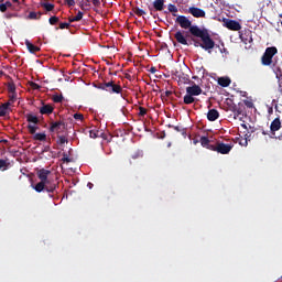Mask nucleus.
Segmentation results:
<instances>
[{"label":"nucleus","instance_id":"dca6fc26","mask_svg":"<svg viewBox=\"0 0 282 282\" xmlns=\"http://www.w3.org/2000/svg\"><path fill=\"white\" fill-rule=\"evenodd\" d=\"M8 111H10V101L0 105V118L8 116Z\"/></svg>","mask_w":282,"mask_h":282},{"label":"nucleus","instance_id":"423d86ee","mask_svg":"<svg viewBox=\"0 0 282 282\" xmlns=\"http://www.w3.org/2000/svg\"><path fill=\"white\" fill-rule=\"evenodd\" d=\"M224 23L228 30H232L234 32H239V30H241V24L237 20L226 19Z\"/></svg>","mask_w":282,"mask_h":282},{"label":"nucleus","instance_id":"09e8293b","mask_svg":"<svg viewBox=\"0 0 282 282\" xmlns=\"http://www.w3.org/2000/svg\"><path fill=\"white\" fill-rule=\"evenodd\" d=\"M62 162H72V159H69V156H67V154H64L63 158H62Z\"/></svg>","mask_w":282,"mask_h":282},{"label":"nucleus","instance_id":"412c9836","mask_svg":"<svg viewBox=\"0 0 282 282\" xmlns=\"http://www.w3.org/2000/svg\"><path fill=\"white\" fill-rule=\"evenodd\" d=\"M33 140H37L39 142H45V140H47V134H45V132L35 133Z\"/></svg>","mask_w":282,"mask_h":282},{"label":"nucleus","instance_id":"4be33fe9","mask_svg":"<svg viewBox=\"0 0 282 282\" xmlns=\"http://www.w3.org/2000/svg\"><path fill=\"white\" fill-rule=\"evenodd\" d=\"M7 90H8V94H15L17 93V85L14 84V82H9L7 84Z\"/></svg>","mask_w":282,"mask_h":282},{"label":"nucleus","instance_id":"052dcab7","mask_svg":"<svg viewBox=\"0 0 282 282\" xmlns=\"http://www.w3.org/2000/svg\"><path fill=\"white\" fill-rule=\"evenodd\" d=\"M4 4L7 8H12V2H10V1H7Z\"/></svg>","mask_w":282,"mask_h":282},{"label":"nucleus","instance_id":"ea45409f","mask_svg":"<svg viewBox=\"0 0 282 282\" xmlns=\"http://www.w3.org/2000/svg\"><path fill=\"white\" fill-rule=\"evenodd\" d=\"M64 1L68 8H74V6H76V0H64Z\"/></svg>","mask_w":282,"mask_h":282},{"label":"nucleus","instance_id":"72a5a7b5","mask_svg":"<svg viewBox=\"0 0 282 282\" xmlns=\"http://www.w3.org/2000/svg\"><path fill=\"white\" fill-rule=\"evenodd\" d=\"M143 155L144 154L142 153V151H137L131 155V158L132 160H140V158H143Z\"/></svg>","mask_w":282,"mask_h":282},{"label":"nucleus","instance_id":"338daca9","mask_svg":"<svg viewBox=\"0 0 282 282\" xmlns=\"http://www.w3.org/2000/svg\"><path fill=\"white\" fill-rule=\"evenodd\" d=\"M13 3H17L19 6L20 2L19 0H13Z\"/></svg>","mask_w":282,"mask_h":282},{"label":"nucleus","instance_id":"473e14b6","mask_svg":"<svg viewBox=\"0 0 282 282\" xmlns=\"http://www.w3.org/2000/svg\"><path fill=\"white\" fill-rule=\"evenodd\" d=\"M28 129H29V132L31 133V135H36V130L39 129V127L29 124Z\"/></svg>","mask_w":282,"mask_h":282},{"label":"nucleus","instance_id":"20e7f679","mask_svg":"<svg viewBox=\"0 0 282 282\" xmlns=\"http://www.w3.org/2000/svg\"><path fill=\"white\" fill-rule=\"evenodd\" d=\"M235 147V144L232 143H224V142H217L216 143V152L220 153L221 155H228V153H230V151H232V148Z\"/></svg>","mask_w":282,"mask_h":282},{"label":"nucleus","instance_id":"5701e85b","mask_svg":"<svg viewBox=\"0 0 282 282\" xmlns=\"http://www.w3.org/2000/svg\"><path fill=\"white\" fill-rule=\"evenodd\" d=\"M89 6H91L90 0H82L79 2L80 10H89Z\"/></svg>","mask_w":282,"mask_h":282},{"label":"nucleus","instance_id":"49530a36","mask_svg":"<svg viewBox=\"0 0 282 282\" xmlns=\"http://www.w3.org/2000/svg\"><path fill=\"white\" fill-rule=\"evenodd\" d=\"M73 118H75L76 120H84V119H85V117L83 116V113H75V115L73 116Z\"/></svg>","mask_w":282,"mask_h":282},{"label":"nucleus","instance_id":"774afa93","mask_svg":"<svg viewBox=\"0 0 282 282\" xmlns=\"http://www.w3.org/2000/svg\"><path fill=\"white\" fill-rule=\"evenodd\" d=\"M279 140H282V133L279 135Z\"/></svg>","mask_w":282,"mask_h":282},{"label":"nucleus","instance_id":"a19ab883","mask_svg":"<svg viewBox=\"0 0 282 282\" xmlns=\"http://www.w3.org/2000/svg\"><path fill=\"white\" fill-rule=\"evenodd\" d=\"M243 104L246 105V107H248V109H252V107H254V104L252 102V100H243Z\"/></svg>","mask_w":282,"mask_h":282},{"label":"nucleus","instance_id":"a18cd8bd","mask_svg":"<svg viewBox=\"0 0 282 282\" xmlns=\"http://www.w3.org/2000/svg\"><path fill=\"white\" fill-rule=\"evenodd\" d=\"M30 87H32L33 89H41V85H39L34 82H30Z\"/></svg>","mask_w":282,"mask_h":282},{"label":"nucleus","instance_id":"4c0bfd02","mask_svg":"<svg viewBox=\"0 0 282 282\" xmlns=\"http://www.w3.org/2000/svg\"><path fill=\"white\" fill-rule=\"evenodd\" d=\"M53 102H63V95H54Z\"/></svg>","mask_w":282,"mask_h":282},{"label":"nucleus","instance_id":"e433bc0d","mask_svg":"<svg viewBox=\"0 0 282 282\" xmlns=\"http://www.w3.org/2000/svg\"><path fill=\"white\" fill-rule=\"evenodd\" d=\"M134 14H137V17H144V14H147V12L140 8H135Z\"/></svg>","mask_w":282,"mask_h":282},{"label":"nucleus","instance_id":"6ab92c4d","mask_svg":"<svg viewBox=\"0 0 282 282\" xmlns=\"http://www.w3.org/2000/svg\"><path fill=\"white\" fill-rule=\"evenodd\" d=\"M26 122H30L31 124H39V117L32 115V113H26L25 115Z\"/></svg>","mask_w":282,"mask_h":282},{"label":"nucleus","instance_id":"a878e982","mask_svg":"<svg viewBox=\"0 0 282 282\" xmlns=\"http://www.w3.org/2000/svg\"><path fill=\"white\" fill-rule=\"evenodd\" d=\"M273 72H274V74H275L276 80H282V70H281V67L274 66V67H273Z\"/></svg>","mask_w":282,"mask_h":282},{"label":"nucleus","instance_id":"2eb2a0df","mask_svg":"<svg viewBox=\"0 0 282 282\" xmlns=\"http://www.w3.org/2000/svg\"><path fill=\"white\" fill-rule=\"evenodd\" d=\"M250 138V135H248V133L245 134V138L243 137H237L235 139V142L237 144H240V147H248V139Z\"/></svg>","mask_w":282,"mask_h":282},{"label":"nucleus","instance_id":"c85d7f7f","mask_svg":"<svg viewBox=\"0 0 282 282\" xmlns=\"http://www.w3.org/2000/svg\"><path fill=\"white\" fill-rule=\"evenodd\" d=\"M7 102H10V107L14 105L17 102V93H9V100Z\"/></svg>","mask_w":282,"mask_h":282},{"label":"nucleus","instance_id":"c03bdc74","mask_svg":"<svg viewBox=\"0 0 282 282\" xmlns=\"http://www.w3.org/2000/svg\"><path fill=\"white\" fill-rule=\"evenodd\" d=\"M170 96H173V91L166 90L165 93H163V94L161 95V98H170Z\"/></svg>","mask_w":282,"mask_h":282},{"label":"nucleus","instance_id":"4468645a","mask_svg":"<svg viewBox=\"0 0 282 282\" xmlns=\"http://www.w3.org/2000/svg\"><path fill=\"white\" fill-rule=\"evenodd\" d=\"M26 48L29 50L30 54H36V52H41V47L32 44L30 40H25Z\"/></svg>","mask_w":282,"mask_h":282},{"label":"nucleus","instance_id":"393cba45","mask_svg":"<svg viewBox=\"0 0 282 282\" xmlns=\"http://www.w3.org/2000/svg\"><path fill=\"white\" fill-rule=\"evenodd\" d=\"M41 7L46 10V12H52L54 10V4L50 2H41Z\"/></svg>","mask_w":282,"mask_h":282},{"label":"nucleus","instance_id":"0e129e2a","mask_svg":"<svg viewBox=\"0 0 282 282\" xmlns=\"http://www.w3.org/2000/svg\"><path fill=\"white\" fill-rule=\"evenodd\" d=\"M87 186H88V188H94V184L93 183H88Z\"/></svg>","mask_w":282,"mask_h":282},{"label":"nucleus","instance_id":"3c124183","mask_svg":"<svg viewBox=\"0 0 282 282\" xmlns=\"http://www.w3.org/2000/svg\"><path fill=\"white\" fill-rule=\"evenodd\" d=\"M231 110L234 111V113H237V116H241V110L237 109V106L232 107Z\"/></svg>","mask_w":282,"mask_h":282},{"label":"nucleus","instance_id":"c9c22d12","mask_svg":"<svg viewBox=\"0 0 282 282\" xmlns=\"http://www.w3.org/2000/svg\"><path fill=\"white\" fill-rule=\"evenodd\" d=\"M96 88L101 89L102 91H107V82L97 84Z\"/></svg>","mask_w":282,"mask_h":282},{"label":"nucleus","instance_id":"39448f33","mask_svg":"<svg viewBox=\"0 0 282 282\" xmlns=\"http://www.w3.org/2000/svg\"><path fill=\"white\" fill-rule=\"evenodd\" d=\"M106 91L108 94H122V86L116 84V82H107Z\"/></svg>","mask_w":282,"mask_h":282},{"label":"nucleus","instance_id":"f03ea898","mask_svg":"<svg viewBox=\"0 0 282 282\" xmlns=\"http://www.w3.org/2000/svg\"><path fill=\"white\" fill-rule=\"evenodd\" d=\"M35 173L40 182L33 185L34 191L36 193H43V191H45L48 193V197H54V194L58 188V180L52 177V171L37 169Z\"/></svg>","mask_w":282,"mask_h":282},{"label":"nucleus","instance_id":"1a4fd4ad","mask_svg":"<svg viewBox=\"0 0 282 282\" xmlns=\"http://www.w3.org/2000/svg\"><path fill=\"white\" fill-rule=\"evenodd\" d=\"M202 87H199L197 84L186 88V94H189V96H202Z\"/></svg>","mask_w":282,"mask_h":282},{"label":"nucleus","instance_id":"0eeeda50","mask_svg":"<svg viewBox=\"0 0 282 282\" xmlns=\"http://www.w3.org/2000/svg\"><path fill=\"white\" fill-rule=\"evenodd\" d=\"M66 127L67 124L63 120L54 121L51 123L50 131L52 133H54V131H56V133H61V131H63V129H66Z\"/></svg>","mask_w":282,"mask_h":282},{"label":"nucleus","instance_id":"ddd939ff","mask_svg":"<svg viewBox=\"0 0 282 282\" xmlns=\"http://www.w3.org/2000/svg\"><path fill=\"white\" fill-rule=\"evenodd\" d=\"M219 118V111H217V109H210L207 112V120H209V122H215V120H217Z\"/></svg>","mask_w":282,"mask_h":282},{"label":"nucleus","instance_id":"f257e3e1","mask_svg":"<svg viewBox=\"0 0 282 282\" xmlns=\"http://www.w3.org/2000/svg\"><path fill=\"white\" fill-rule=\"evenodd\" d=\"M176 23H178L183 30H189V34H192V36L200 39V47L208 52V54H210V50L215 48V41L210 39V33H208V30H202L199 26L193 25V22H191V20H188V18L185 15H178L176 18Z\"/></svg>","mask_w":282,"mask_h":282},{"label":"nucleus","instance_id":"f8f14e48","mask_svg":"<svg viewBox=\"0 0 282 282\" xmlns=\"http://www.w3.org/2000/svg\"><path fill=\"white\" fill-rule=\"evenodd\" d=\"M40 113L42 116H50L52 113H54V107L52 105H43L41 108H40Z\"/></svg>","mask_w":282,"mask_h":282},{"label":"nucleus","instance_id":"2f4dec72","mask_svg":"<svg viewBox=\"0 0 282 282\" xmlns=\"http://www.w3.org/2000/svg\"><path fill=\"white\" fill-rule=\"evenodd\" d=\"M58 21H61V20H59L58 17H56V15H53V17H51V18L48 19L50 25H56V23H58Z\"/></svg>","mask_w":282,"mask_h":282},{"label":"nucleus","instance_id":"e2e57ef3","mask_svg":"<svg viewBox=\"0 0 282 282\" xmlns=\"http://www.w3.org/2000/svg\"><path fill=\"white\" fill-rule=\"evenodd\" d=\"M126 78H127V80H131V75L126 74Z\"/></svg>","mask_w":282,"mask_h":282},{"label":"nucleus","instance_id":"864d4df0","mask_svg":"<svg viewBox=\"0 0 282 282\" xmlns=\"http://www.w3.org/2000/svg\"><path fill=\"white\" fill-rule=\"evenodd\" d=\"M8 10V7H6L4 3L0 4V12H6Z\"/></svg>","mask_w":282,"mask_h":282},{"label":"nucleus","instance_id":"7c9ffc66","mask_svg":"<svg viewBox=\"0 0 282 282\" xmlns=\"http://www.w3.org/2000/svg\"><path fill=\"white\" fill-rule=\"evenodd\" d=\"M89 137L96 140V138H100V131L98 130H90L89 131Z\"/></svg>","mask_w":282,"mask_h":282},{"label":"nucleus","instance_id":"6e6d98bb","mask_svg":"<svg viewBox=\"0 0 282 282\" xmlns=\"http://www.w3.org/2000/svg\"><path fill=\"white\" fill-rule=\"evenodd\" d=\"M192 41L194 42L195 47H202V44H199V41L192 39Z\"/></svg>","mask_w":282,"mask_h":282},{"label":"nucleus","instance_id":"58836bf2","mask_svg":"<svg viewBox=\"0 0 282 282\" xmlns=\"http://www.w3.org/2000/svg\"><path fill=\"white\" fill-rule=\"evenodd\" d=\"M67 29H69V23L67 22L59 23V30H67ZM56 30H58V28H56Z\"/></svg>","mask_w":282,"mask_h":282},{"label":"nucleus","instance_id":"bb28decb","mask_svg":"<svg viewBox=\"0 0 282 282\" xmlns=\"http://www.w3.org/2000/svg\"><path fill=\"white\" fill-rule=\"evenodd\" d=\"M167 10L169 12H172V17H177V14H175L176 12H178L177 7L173 3L167 4Z\"/></svg>","mask_w":282,"mask_h":282},{"label":"nucleus","instance_id":"9d476101","mask_svg":"<svg viewBox=\"0 0 282 282\" xmlns=\"http://www.w3.org/2000/svg\"><path fill=\"white\" fill-rule=\"evenodd\" d=\"M281 129V117H276L270 124L271 135H276V131Z\"/></svg>","mask_w":282,"mask_h":282},{"label":"nucleus","instance_id":"5fc2aeb1","mask_svg":"<svg viewBox=\"0 0 282 282\" xmlns=\"http://www.w3.org/2000/svg\"><path fill=\"white\" fill-rule=\"evenodd\" d=\"M173 129H174V131L182 133V129H184V128H181L180 126H174Z\"/></svg>","mask_w":282,"mask_h":282},{"label":"nucleus","instance_id":"cd10ccee","mask_svg":"<svg viewBox=\"0 0 282 282\" xmlns=\"http://www.w3.org/2000/svg\"><path fill=\"white\" fill-rule=\"evenodd\" d=\"M28 19H30L31 21H32V20H39V19H41V13H36V12H34V11H31V12L29 13V15H28Z\"/></svg>","mask_w":282,"mask_h":282},{"label":"nucleus","instance_id":"f704fd0d","mask_svg":"<svg viewBox=\"0 0 282 282\" xmlns=\"http://www.w3.org/2000/svg\"><path fill=\"white\" fill-rule=\"evenodd\" d=\"M147 113H148L147 108H144V107H139V113H138V116H140V118H144V116H147Z\"/></svg>","mask_w":282,"mask_h":282},{"label":"nucleus","instance_id":"69168bd1","mask_svg":"<svg viewBox=\"0 0 282 282\" xmlns=\"http://www.w3.org/2000/svg\"><path fill=\"white\" fill-rule=\"evenodd\" d=\"M241 127H242L243 129H248V126H246V123H242Z\"/></svg>","mask_w":282,"mask_h":282},{"label":"nucleus","instance_id":"603ef678","mask_svg":"<svg viewBox=\"0 0 282 282\" xmlns=\"http://www.w3.org/2000/svg\"><path fill=\"white\" fill-rule=\"evenodd\" d=\"M206 149H209V151H217V145H214V144L209 143Z\"/></svg>","mask_w":282,"mask_h":282},{"label":"nucleus","instance_id":"8fccbe9b","mask_svg":"<svg viewBox=\"0 0 282 282\" xmlns=\"http://www.w3.org/2000/svg\"><path fill=\"white\" fill-rule=\"evenodd\" d=\"M278 91L282 94V79H278Z\"/></svg>","mask_w":282,"mask_h":282},{"label":"nucleus","instance_id":"bf43d9fd","mask_svg":"<svg viewBox=\"0 0 282 282\" xmlns=\"http://www.w3.org/2000/svg\"><path fill=\"white\" fill-rule=\"evenodd\" d=\"M155 72H158V68H155V66H152V67L150 68V73H151V74H155Z\"/></svg>","mask_w":282,"mask_h":282},{"label":"nucleus","instance_id":"a211bd4d","mask_svg":"<svg viewBox=\"0 0 282 282\" xmlns=\"http://www.w3.org/2000/svg\"><path fill=\"white\" fill-rule=\"evenodd\" d=\"M164 1L165 0H154L153 8L156 12H162V10H164Z\"/></svg>","mask_w":282,"mask_h":282},{"label":"nucleus","instance_id":"13d9d810","mask_svg":"<svg viewBox=\"0 0 282 282\" xmlns=\"http://www.w3.org/2000/svg\"><path fill=\"white\" fill-rule=\"evenodd\" d=\"M268 113L269 116H272V113H274V108L272 106L268 108Z\"/></svg>","mask_w":282,"mask_h":282},{"label":"nucleus","instance_id":"9b49d317","mask_svg":"<svg viewBox=\"0 0 282 282\" xmlns=\"http://www.w3.org/2000/svg\"><path fill=\"white\" fill-rule=\"evenodd\" d=\"M184 31H177L174 34V39L180 43L181 45H188V40L184 36Z\"/></svg>","mask_w":282,"mask_h":282},{"label":"nucleus","instance_id":"de8ad7c7","mask_svg":"<svg viewBox=\"0 0 282 282\" xmlns=\"http://www.w3.org/2000/svg\"><path fill=\"white\" fill-rule=\"evenodd\" d=\"M90 3H93L95 8H100V0H90Z\"/></svg>","mask_w":282,"mask_h":282},{"label":"nucleus","instance_id":"b1692460","mask_svg":"<svg viewBox=\"0 0 282 282\" xmlns=\"http://www.w3.org/2000/svg\"><path fill=\"white\" fill-rule=\"evenodd\" d=\"M83 15H84V13L82 11H78V13L75 17L69 18L68 21H69V23H74L76 21H82Z\"/></svg>","mask_w":282,"mask_h":282},{"label":"nucleus","instance_id":"7ed1b4c3","mask_svg":"<svg viewBox=\"0 0 282 282\" xmlns=\"http://www.w3.org/2000/svg\"><path fill=\"white\" fill-rule=\"evenodd\" d=\"M279 54V50L275 46L267 47L262 57L261 63L264 67H270L272 65V58Z\"/></svg>","mask_w":282,"mask_h":282},{"label":"nucleus","instance_id":"4d7b16f0","mask_svg":"<svg viewBox=\"0 0 282 282\" xmlns=\"http://www.w3.org/2000/svg\"><path fill=\"white\" fill-rule=\"evenodd\" d=\"M272 105H274L275 111H279V105L276 104V99L272 100Z\"/></svg>","mask_w":282,"mask_h":282},{"label":"nucleus","instance_id":"c756f323","mask_svg":"<svg viewBox=\"0 0 282 282\" xmlns=\"http://www.w3.org/2000/svg\"><path fill=\"white\" fill-rule=\"evenodd\" d=\"M200 144L206 149L210 144V139H208V137H202Z\"/></svg>","mask_w":282,"mask_h":282},{"label":"nucleus","instance_id":"79ce46f5","mask_svg":"<svg viewBox=\"0 0 282 282\" xmlns=\"http://www.w3.org/2000/svg\"><path fill=\"white\" fill-rule=\"evenodd\" d=\"M3 169L6 171V169H8V162L3 159H0V170Z\"/></svg>","mask_w":282,"mask_h":282},{"label":"nucleus","instance_id":"37998d69","mask_svg":"<svg viewBox=\"0 0 282 282\" xmlns=\"http://www.w3.org/2000/svg\"><path fill=\"white\" fill-rule=\"evenodd\" d=\"M58 142L59 144H65L68 142V140L65 135H58Z\"/></svg>","mask_w":282,"mask_h":282},{"label":"nucleus","instance_id":"6e6552de","mask_svg":"<svg viewBox=\"0 0 282 282\" xmlns=\"http://www.w3.org/2000/svg\"><path fill=\"white\" fill-rule=\"evenodd\" d=\"M188 13L192 14L195 19H206V11L197 7H191Z\"/></svg>","mask_w":282,"mask_h":282},{"label":"nucleus","instance_id":"f3484780","mask_svg":"<svg viewBox=\"0 0 282 282\" xmlns=\"http://www.w3.org/2000/svg\"><path fill=\"white\" fill-rule=\"evenodd\" d=\"M230 83H232V80H230V77L218 78V85H220V87H230Z\"/></svg>","mask_w":282,"mask_h":282},{"label":"nucleus","instance_id":"680f3d73","mask_svg":"<svg viewBox=\"0 0 282 282\" xmlns=\"http://www.w3.org/2000/svg\"><path fill=\"white\" fill-rule=\"evenodd\" d=\"M181 133H182V135H183L184 138H186V129L183 128V129L181 130Z\"/></svg>","mask_w":282,"mask_h":282},{"label":"nucleus","instance_id":"aec40b11","mask_svg":"<svg viewBox=\"0 0 282 282\" xmlns=\"http://www.w3.org/2000/svg\"><path fill=\"white\" fill-rule=\"evenodd\" d=\"M183 102H184V105H193V102H195V97H193V95L186 93V95L183 98Z\"/></svg>","mask_w":282,"mask_h":282}]
</instances>
